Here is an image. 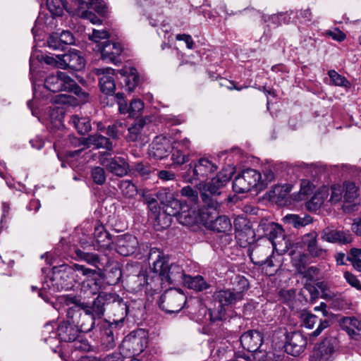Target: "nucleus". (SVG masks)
Listing matches in <instances>:
<instances>
[{
	"instance_id": "obj_1",
	"label": "nucleus",
	"mask_w": 361,
	"mask_h": 361,
	"mask_svg": "<svg viewBox=\"0 0 361 361\" xmlns=\"http://www.w3.org/2000/svg\"><path fill=\"white\" fill-rule=\"evenodd\" d=\"M233 173V169L231 167L224 168L211 181L200 182L196 185L200 193L203 207L219 208V204L216 197L221 195V189L229 182Z\"/></svg>"
},
{
	"instance_id": "obj_2",
	"label": "nucleus",
	"mask_w": 361,
	"mask_h": 361,
	"mask_svg": "<svg viewBox=\"0 0 361 361\" xmlns=\"http://www.w3.org/2000/svg\"><path fill=\"white\" fill-rule=\"evenodd\" d=\"M67 301L74 305L67 310L68 318L75 324L80 333L90 331L94 328L97 319L90 312L81 309L79 305L80 301L76 297L70 298Z\"/></svg>"
},
{
	"instance_id": "obj_3",
	"label": "nucleus",
	"mask_w": 361,
	"mask_h": 361,
	"mask_svg": "<svg viewBox=\"0 0 361 361\" xmlns=\"http://www.w3.org/2000/svg\"><path fill=\"white\" fill-rule=\"evenodd\" d=\"M75 268L85 277L80 283V293L87 296L101 293L104 276L102 269H92L82 264H76Z\"/></svg>"
},
{
	"instance_id": "obj_4",
	"label": "nucleus",
	"mask_w": 361,
	"mask_h": 361,
	"mask_svg": "<svg viewBox=\"0 0 361 361\" xmlns=\"http://www.w3.org/2000/svg\"><path fill=\"white\" fill-rule=\"evenodd\" d=\"M214 307L209 309L211 322H215L226 319L225 307L241 300L238 295L230 289L220 290L213 294Z\"/></svg>"
},
{
	"instance_id": "obj_5",
	"label": "nucleus",
	"mask_w": 361,
	"mask_h": 361,
	"mask_svg": "<svg viewBox=\"0 0 361 361\" xmlns=\"http://www.w3.org/2000/svg\"><path fill=\"white\" fill-rule=\"evenodd\" d=\"M152 270L159 279L170 284L182 283L186 275L179 264L175 263L169 264L166 260L154 261Z\"/></svg>"
},
{
	"instance_id": "obj_6",
	"label": "nucleus",
	"mask_w": 361,
	"mask_h": 361,
	"mask_svg": "<svg viewBox=\"0 0 361 361\" xmlns=\"http://www.w3.org/2000/svg\"><path fill=\"white\" fill-rule=\"evenodd\" d=\"M218 166L212 160L202 157L189 165L186 172L182 174L185 181L192 183L194 180L205 182L217 170Z\"/></svg>"
},
{
	"instance_id": "obj_7",
	"label": "nucleus",
	"mask_w": 361,
	"mask_h": 361,
	"mask_svg": "<svg viewBox=\"0 0 361 361\" xmlns=\"http://www.w3.org/2000/svg\"><path fill=\"white\" fill-rule=\"evenodd\" d=\"M218 208L204 207L200 210V217L205 227L216 233L228 234L232 230L230 219L225 215H219Z\"/></svg>"
},
{
	"instance_id": "obj_8",
	"label": "nucleus",
	"mask_w": 361,
	"mask_h": 361,
	"mask_svg": "<svg viewBox=\"0 0 361 361\" xmlns=\"http://www.w3.org/2000/svg\"><path fill=\"white\" fill-rule=\"evenodd\" d=\"M187 298L183 291L169 289L164 292L159 299V307L166 313L179 312L186 304Z\"/></svg>"
},
{
	"instance_id": "obj_9",
	"label": "nucleus",
	"mask_w": 361,
	"mask_h": 361,
	"mask_svg": "<svg viewBox=\"0 0 361 361\" xmlns=\"http://www.w3.org/2000/svg\"><path fill=\"white\" fill-rule=\"evenodd\" d=\"M261 172L253 169H247L239 173L233 181V190L236 193H245L255 188L259 190V180Z\"/></svg>"
},
{
	"instance_id": "obj_10",
	"label": "nucleus",
	"mask_w": 361,
	"mask_h": 361,
	"mask_svg": "<svg viewBox=\"0 0 361 361\" xmlns=\"http://www.w3.org/2000/svg\"><path fill=\"white\" fill-rule=\"evenodd\" d=\"M271 252V250L269 246L261 247L257 245L250 253V258L254 263L263 266V271L269 276L275 274L278 270V266L274 264V257Z\"/></svg>"
},
{
	"instance_id": "obj_11",
	"label": "nucleus",
	"mask_w": 361,
	"mask_h": 361,
	"mask_svg": "<svg viewBox=\"0 0 361 361\" xmlns=\"http://www.w3.org/2000/svg\"><path fill=\"white\" fill-rule=\"evenodd\" d=\"M75 3L82 18L87 19L93 24L101 23V20L90 10L92 9L101 15L104 14L106 7L102 0H75Z\"/></svg>"
},
{
	"instance_id": "obj_12",
	"label": "nucleus",
	"mask_w": 361,
	"mask_h": 361,
	"mask_svg": "<svg viewBox=\"0 0 361 361\" xmlns=\"http://www.w3.org/2000/svg\"><path fill=\"white\" fill-rule=\"evenodd\" d=\"M73 85L74 80L62 71L50 74L44 80V87L52 92H68Z\"/></svg>"
},
{
	"instance_id": "obj_13",
	"label": "nucleus",
	"mask_w": 361,
	"mask_h": 361,
	"mask_svg": "<svg viewBox=\"0 0 361 361\" xmlns=\"http://www.w3.org/2000/svg\"><path fill=\"white\" fill-rule=\"evenodd\" d=\"M111 293H99L93 300L92 305L86 302H79L81 309L93 314L96 319H101L106 311L109 310V305L112 301Z\"/></svg>"
},
{
	"instance_id": "obj_14",
	"label": "nucleus",
	"mask_w": 361,
	"mask_h": 361,
	"mask_svg": "<svg viewBox=\"0 0 361 361\" xmlns=\"http://www.w3.org/2000/svg\"><path fill=\"white\" fill-rule=\"evenodd\" d=\"M58 68L80 71L85 67V60L80 51L73 49L58 57Z\"/></svg>"
},
{
	"instance_id": "obj_15",
	"label": "nucleus",
	"mask_w": 361,
	"mask_h": 361,
	"mask_svg": "<svg viewBox=\"0 0 361 361\" xmlns=\"http://www.w3.org/2000/svg\"><path fill=\"white\" fill-rule=\"evenodd\" d=\"M112 301L109 305L108 312L114 317L113 322L115 327L122 324L128 314L129 307L122 298L114 293H111Z\"/></svg>"
},
{
	"instance_id": "obj_16",
	"label": "nucleus",
	"mask_w": 361,
	"mask_h": 361,
	"mask_svg": "<svg viewBox=\"0 0 361 361\" xmlns=\"http://www.w3.org/2000/svg\"><path fill=\"white\" fill-rule=\"evenodd\" d=\"M284 345L285 351L293 356H298L306 348L307 338L300 331H294L288 334Z\"/></svg>"
},
{
	"instance_id": "obj_17",
	"label": "nucleus",
	"mask_w": 361,
	"mask_h": 361,
	"mask_svg": "<svg viewBox=\"0 0 361 361\" xmlns=\"http://www.w3.org/2000/svg\"><path fill=\"white\" fill-rule=\"evenodd\" d=\"M97 47L103 60L114 64L121 62L120 56L123 48L121 43L107 40L99 44Z\"/></svg>"
},
{
	"instance_id": "obj_18",
	"label": "nucleus",
	"mask_w": 361,
	"mask_h": 361,
	"mask_svg": "<svg viewBox=\"0 0 361 361\" xmlns=\"http://www.w3.org/2000/svg\"><path fill=\"white\" fill-rule=\"evenodd\" d=\"M337 341L334 337L326 338L314 349L313 358L315 361H332Z\"/></svg>"
},
{
	"instance_id": "obj_19",
	"label": "nucleus",
	"mask_w": 361,
	"mask_h": 361,
	"mask_svg": "<svg viewBox=\"0 0 361 361\" xmlns=\"http://www.w3.org/2000/svg\"><path fill=\"white\" fill-rule=\"evenodd\" d=\"M80 334L79 329L67 316L66 319L61 321L57 326L56 335L60 341L73 342L80 337Z\"/></svg>"
},
{
	"instance_id": "obj_20",
	"label": "nucleus",
	"mask_w": 361,
	"mask_h": 361,
	"mask_svg": "<svg viewBox=\"0 0 361 361\" xmlns=\"http://www.w3.org/2000/svg\"><path fill=\"white\" fill-rule=\"evenodd\" d=\"M157 197L162 204L164 212L169 216H176L185 203L174 198L173 194L166 190L159 191Z\"/></svg>"
},
{
	"instance_id": "obj_21",
	"label": "nucleus",
	"mask_w": 361,
	"mask_h": 361,
	"mask_svg": "<svg viewBox=\"0 0 361 361\" xmlns=\"http://www.w3.org/2000/svg\"><path fill=\"white\" fill-rule=\"evenodd\" d=\"M170 140L164 136H157L149 149V156L155 159H162L171 152Z\"/></svg>"
},
{
	"instance_id": "obj_22",
	"label": "nucleus",
	"mask_w": 361,
	"mask_h": 361,
	"mask_svg": "<svg viewBox=\"0 0 361 361\" xmlns=\"http://www.w3.org/2000/svg\"><path fill=\"white\" fill-rule=\"evenodd\" d=\"M114 73L115 71L110 68L97 70V74L100 76L99 78L100 90L106 95H113L116 90Z\"/></svg>"
},
{
	"instance_id": "obj_23",
	"label": "nucleus",
	"mask_w": 361,
	"mask_h": 361,
	"mask_svg": "<svg viewBox=\"0 0 361 361\" xmlns=\"http://www.w3.org/2000/svg\"><path fill=\"white\" fill-rule=\"evenodd\" d=\"M321 238L329 243L341 245L349 244L353 241V236L349 231L334 230L329 227L322 231Z\"/></svg>"
},
{
	"instance_id": "obj_24",
	"label": "nucleus",
	"mask_w": 361,
	"mask_h": 361,
	"mask_svg": "<svg viewBox=\"0 0 361 361\" xmlns=\"http://www.w3.org/2000/svg\"><path fill=\"white\" fill-rule=\"evenodd\" d=\"M102 164L109 172L116 176H125L129 171V164L125 158L121 157L104 159Z\"/></svg>"
},
{
	"instance_id": "obj_25",
	"label": "nucleus",
	"mask_w": 361,
	"mask_h": 361,
	"mask_svg": "<svg viewBox=\"0 0 361 361\" xmlns=\"http://www.w3.org/2000/svg\"><path fill=\"white\" fill-rule=\"evenodd\" d=\"M240 341L245 350L255 353L258 350L262 344L263 337L259 331L250 330L240 336Z\"/></svg>"
},
{
	"instance_id": "obj_26",
	"label": "nucleus",
	"mask_w": 361,
	"mask_h": 361,
	"mask_svg": "<svg viewBox=\"0 0 361 361\" xmlns=\"http://www.w3.org/2000/svg\"><path fill=\"white\" fill-rule=\"evenodd\" d=\"M137 245L138 241L134 235L125 234L118 237L116 249L121 255L128 256L135 252Z\"/></svg>"
},
{
	"instance_id": "obj_27",
	"label": "nucleus",
	"mask_w": 361,
	"mask_h": 361,
	"mask_svg": "<svg viewBox=\"0 0 361 361\" xmlns=\"http://www.w3.org/2000/svg\"><path fill=\"white\" fill-rule=\"evenodd\" d=\"M260 229L263 230L264 235H268L271 240L273 247L280 244L282 240H285L283 229L281 226L273 222L263 223L259 225Z\"/></svg>"
},
{
	"instance_id": "obj_28",
	"label": "nucleus",
	"mask_w": 361,
	"mask_h": 361,
	"mask_svg": "<svg viewBox=\"0 0 361 361\" xmlns=\"http://www.w3.org/2000/svg\"><path fill=\"white\" fill-rule=\"evenodd\" d=\"M300 319L302 325L308 329H312L316 324H319L317 329L310 334L311 337H317L322 333V331L329 326L328 320L324 319L322 321L317 316L308 312H302L300 314Z\"/></svg>"
},
{
	"instance_id": "obj_29",
	"label": "nucleus",
	"mask_w": 361,
	"mask_h": 361,
	"mask_svg": "<svg viewBox=\"0 0 361 361\" xmlns=\"http://www.w3.org/2000/svg\"><path fill=\"white\" fill-rule=\"evenodd\" d=\"M317 233L312 231L302 237V243L306 247L308 253L313 257H319L326 252V250L318 245Z\"/></svg>"
},
{
	"instance_id": "obj_30",
	"label": "nucleus",
	"mask_w": 361,
	"mask_h": 361,
	"mask_svg": "<svg viewBox=\"0 0 361 361\" xmlns=\"http://www.w3.org/2000/svg\"><path fill=\"white\" fill-rule=\"evenodd\" d=\"M118 73L123 77L125 89L132 92L140 83V75L134 67H126L118 70Z\"/></svg>"
},
{
	"instance_id": "obj_31",
	"label": "nucleus",
	"mask_w": 361,
	"mask_h": 361,
	"mask_svg": "<svg viewBox=\"0 0 361 361\" xmlns=\"http://www.w3.org/2000/svg\"><path fill=\"white\" fill-rule=\"evenodd\" d=\"M94 238L98 249L109 250L111 249L113 240L109 232H107L104 226L98 224L94 226Z\"/></svg>"
},
{
	"instance_id": "obj_32",
	"label": "nucleus",
	"mask_w": 361,
	"mask_h": 361,
	"mask_svg": "<svg viewBox=\"0 0 361 361\" xmlns=\"http://www.w3.org/2000/svg\"><path fill=\"white\" fill-rule=\"evenodd\" d=\"M77 264L72 266L68 264H63L57 270L54 271V280L61 279L63 281L61 283L62 287H68L71 284V279L73 278L75 272L78 271L75 268ZM56 269V268H54Z\"/></svg>"
},
{
	"instance_id": "obj_33",
	"label": "nucleus",
	"mask_w": 361,
	"mask_h": 361,
	"mask_svg": "<svg viewBox=\"0 0 361 361\" xmlns=\"http://www.w3.org/2000/svg\"><path fill=\"white\" fill-rule=\"evenodd\" d=\"M198 207L188 206L185 202L181 207V210L176 215L178 222L185 226H191L196 222L197 209Z\"/></svg>"
},
{
	"instance_id": "obj_34",
	"label": "nucleus",
	"mask_w": 361,
	"mask_h": 361,
	"mask_svg": "<svg viewBox=\"0 0 361 361\" xmlns=\"http://www.w3.org/2000/svg\"><path fill=\"white\" fill-rule=\"evenodd\" d=\"M86 149L93 147L95 149H105L108 151L113 149V144L109 138L98 134H92L85 137Z\"/></svg>"
},
{
	"instance_id": "obj_35",
	"label": "nucleus",
	"mask_w": 361,
	"mask_h": 361,
	"mask_svg": "<svg viewBox=\"0 0 361 361\" xmlns=\"http://www.w3.org/2000/svg\"><path fill=\"white\" fill-rule=\"evenodd\" d=\"M115 326L114 322L104 325L101 331V345L103 349L109 350L116 346Z\"/></svg>"
},
{
	"instance_id": "obj_36",
	"label": "nucleus",
	"mask_w": 361,
	"mask_h": 361,
	"mask_svg": "<svg viewBox=\"0 0 361 361\" xmlns=\"http://www.w3.org/2000/svg\"><path fill=\"white\" fill-rule=\"evenodd\" d=\"M123 350L129 351L132 355H139L144 350V338L138 336H127L122 343Z\"/></svg>"
},
{
	"instance_id": "obj_37",
	"label": "nucleus",
	"mask_w": 361,
	"mask_h": 361,
	"mask_svg": "<svg viewBox=\"0 0 361 361\" xmlns=\"http://www.w3.org/2000/svg\"><path fill=\"white\" fill-rule=\"evenodd\" d=\"M282 220L285 224L291 226L295 228L305 227L313 222V218L306 214L302 215L289 214L286 215Z\"/></svg>"
},
{
	"instance_id": "obj_38",
	"label": "nucleus",
	"mask_w": 361,
	"mask_h": 361,
	"mask_svg": "<svg viewBox=\"0 0 361 361\" xmlns=\"http://www.w3.org/2000/svg\"><path fill=\"white\" fill-rule=\"evenodd\" d=\"M306 259L307 256L305 255H300L298 262L295 263V266L298 271L302 274L303 277L305 278L307 281H312L319 274V269L316 267H310L306 269L305 265Z\"/></svg>"
},
{
	"instance_id": "obj_39",
	"label": "nucleus",
	"mask_w": 361,
	"mask_h": 361,
	"mask_svg": "<svg viewBox=\"0 0 361 361\" xmlns=\"http://www.w3.org/2000/svg\"><path fill=\"white\" fill-rule=\"evenodd\" d=\"M182 284L196 291H202L209 287L204 278L200 275L191 276L186 274Z\"/></svg>"
},
{
	"instance_id": "obj_40",
	"label": "nucleus",
	"mask_w": 361,
	"mask_h": 361,
	"mask_svg": "<svg viewBox=\"0 0 361 361\" xmlns=\"http://www.w3.org/2000/svg\"><path fill=\"white\" fill-rule=\"evenodd\" d=\"M340 324L349 335H361V321L355 317H343Z\"/></svg>"
},
{
	"instance_id": "obj_41",
	"label": "nucleus",
	"mask_w": 361,
	"mask_h": 361,
	"mask_svg": "<svg viewBox=\"0 0 361 361\" xmlns=\"http://www.w3.org/2000/svg\"><path fill=\"white\" fill-rule=\"evenodd\" d=\"M69 123L73 126L77 132L80 135H85L91 130L90 120L86 117H80L78 115H72Z\"/></svg>"
},
{
	"instance_id": "obj_42",
	"label": "nucleus",
	"mask_w": 361,
	"mask_h": 361,
	"mask_svg": "<svg viewBox=\"0 0 361 361\" xmlns=\"http://www.w3.org/2000/svg\"><path fill=\"white\" fill-rule=\"evenodd\" d=\"M75 254L79 259L94 267V269H100L99 265H102L101 258L97 254L85 252L80 249H76Z\"/></svg>"
},
{
	"instance_id": "obj_43",
	"label": "nucleus",
	"mask_w": 361,
	"mask_h": 361,
	"mask_svg": "<svg viewBox=\"0 0 361 361\" xmlns=\"http://www.w3.org/2000/svg\"><path fill=\"white\" fill-rule=\"evenodd\" d=\"M232 290L243 299V292L248 289L249 283L247 279L241 275H235L231 279Z\"/></svg>"
},
{
	"instance_id": "obj_44",
	"label": "nucleus",
	"mask_w": 361,
	"mask_h": 361,
	"mask_svg": "<svg viewBox=\"0 0 361 361\" xmlns=\"http://www.w3.org/2000/svg\"><path fill=\"white\" fill-rule=\"evenodd\" d=\"M343 188L344 201L349 203L353 202L358 197V188L352 182H345Z\"/></svg>"
},
{
	"instance_id": "obj_45",
	"label": "nucleus",
	"mask_w": 361,
	"mask_h": 361,
	"mask_svg": "<svg viewBox=\"0 0 361 361\" xmlns=\"http://www.w3.org/2000/svg\"><path fill=\"white\" fill-rule=\"evenodd\" d=\"M145 125V121L142 119L136 121L128 129V134L126 135L128 142H135L138 139L141 130Z\"/></svg>"
},
{
	"instance_id": "obj_46",
	"label": "nucleus",
	"mask_w": 361,
	"mask_h": 361,
	"mask_svg": "<svg viewBox=\"0 0 361 361\" xmlns=\"http://www.w3.org/2000/svg\"><path fill=\"white\" fill-rule=\"evenodd\" d=\"M326 197V192H315L312 198L306 202L307 209L310 212L317 211L323 204Z\"/></svg>"
},
{
	"instance_id": "obj_47",
	"label": "nucleus",
	"mask_w": 361,
	"mask_h": 361,
	"mask_svg": "<svg viewBox=\"0 0 361 361\" xmlns=\"http://www.w3.org/2000/svg\"><path fill=\"white\" fill-rule=\"evenodd\" d=\"M90 178L94 184L103 185L106 180L105 169L101 166L92 167L90 171Z\"/></svg>"
},
{
	"instance_id": "obj_48",
	"label": "nucleus",
	"mask_w": 361,
	"mask_h": 361,
	"mask_svg": "<svg viewBox=\"0 0 361 361\" xmlns=\"http://www.w3.org/2000/svg\"><path fill=\"white\" fill-rule=\"evenodd\" d=\"M180 195L187 199L190 206L198 207L199 197L197 190L190 186H185L180 190Z\"/></svg>"
},
{
	"instance_id": "obj_49",
	"label": "nucleus",
	"mask_w": 361,
	"mask_h": 361,
	"mask_svg": "<svg viewBox=\"0 0 361 361\" xmlns=\"http://www.w3.org/2000/svg\"><path fill=\"white\" fill-rule=\"evenodd\" d=\"M47 6L53 16H61L66 4L63 0H47Z\"/></svg>"
},
{
	"instance_id": "obj_50",
	"label": "nucleus",
	"mask_w": 361,
	"mask_h": 361,
	"mask_svg": "<svg viewBox=\"0 0 361 361\" xmlns=\"http://www.w3.org/2000/svg\"><path fill=\"white\" fill-rule=\"evenodd\" d=\"M171 159L173 164L182 165L189 161L190 154L189 152H186L180 148H173L171 149Z\"/></svg>"
},
{
	"instance_id": "obj_51",
	"label": "nucleus",
	"mask_w": 361,
	"mask_h": 361,
	"mask_svg": "<svg viewBox=\"0 0 361 361\" xmlns=\"http://www.w3.org/2000/svg\"><path fill=\"white\" fill-rule=\"evenodd\" d=\"M118 188L123 195L128 198L135 197L137 192L136 186L128 180H121L118 184Z\"/></svg>"
},
{
	"instance_id": "obj_52",
	"label": "nucleus",
	"mask_w": 361,
	"mask_h": 361,
	"mask_svg": "<svg viewBox=\"0 0 361 361\" xmlns=\"http://www.w3.org/2000/svg\"><path fill=\"white\" fill-rule=\"evenodd\" d=\"M275 178L272 169L269 167L264 168L261 173V178L259 180V190H264Z\"/></svg>"
},
{
	"instance_id": "obj_53",
	"label": "nucleus",
	"mask_w": 361,
	"mask_h": 361,
	"mask_svg": "<svg viewBox=\"0 0 361 361\" xmlns=\"http://www.w3.org/2000/svg\"><path fill=\"white\" fill-rule=\"evenodd\" d=\"M68 141L72 147H82L78 150L73 151L71 153V156L73 157L80 154L82 150L86 149L85 137H78L74 135H70Z\"/></svg>"
},
{
	"instance_id": "obj_54",
	"label": "nucleus",
	"mask_w": 361,
	"mask_h": 361,
	"mask_svg": "<svg viewBox=\"0 0 361 361\" xmlns=\"http://www.w3.org/2000/svg\"><path fill=\"white\" fill-rule=\"evenodd\" d=\"M124 124L120 121H116L112 125H110L106 128V134L108 136L114 140L119 138V134L122 130H124Z\"/></svg>"
},
{
	"instance_id": "obj_55",
	"label": "nucleus",
	"mask_w": 361,
	"mask_h": 361,
	"mask_svg": "<svg viewBox=\"0 0 361 361\" xmlns=\"http://www.w3.org/2000/svg\"><path fill=\"white\" fill-rule=\"evenodd\" d=\"M68 92H73L80 99V101L82 103H86L90 102V94L82 90L74 80V85L71 87Z\"/></svg>"
},
{
	"instance_id": "obj_56",
	"label": "nucleus",
	"mask_w": 361,
	"mask_h": 361,
	"mask_svg": "<svg viewBox=\"0 0 361 361\" xmlns=\"http://www.w3.org/2000/svg\"><path fill=\"white\" fill-rule=\"evenodd\" d=\"M316 286L322 292L321 297L325 300H331L336 297V294L330 290L326 282L319 281L316 283Z\"/></svg>"
},
{
	"instance_id": "obj_57",
	"label": "nucleus",
	"mask_w": 361,
	"mask_h": 361,
	"mask_svg": "<svg viewBox=\"0 0 361 361\" xmlns=\"http://www.w3.org/2000/svg\"><path fill=\"white\" fill-rule=\"evenodd\" d=\"M330 201L337 203L343 199V188L340 185H333L331 188Z\"/></svg>"
},
{
	"instance_id": "obj_58",
	"label": "nucleus",
	"mask_w": 361,
	"mask_h": 361,
	"mask_svg": "<svg viewBox=\"0 0 361 361\" xmlns=\"http://www.w3.org/2000/svg\"><path fill=\"white\" fill-rule=\"evenodd\" d=\"M48 46L53 49H63L64 47L61 42V38L58 33H52L47 39Z\"/></svg>"
},
{
	"instance_id": "obj_59",
	"label": "nucleus",
	"mask_w": 361,
	"mask_h": 361,
	"mask_svg": "<svg viewBox=\"0 0 361 361\" xmlns=\"http://www.w3.org/2000/svg\"><path fill=\"white\" fill-rule=\"evenodd\" d=\"M328 74H329V76L330 77L331 80H332V82L336 85L346 87L348 85V84L349 83L345 77L338 74L335 71H329Z\"/></svg>"
},
{
	"instance_id": "obj_60",
	"label": "nucleus",
	"mask_w": 361,
	"mask_h": 361,
	"mask_svg": "<svg viewBox=\"0 0 361 361\" xmlns=\"http://www.w3.org/2000/svg\"><path fill=\"white\" fill-rule=\"evenodd\" d=\"M73 342L74 343V348L76 350L87 352L91 349V345H90L88 341L85 338H81L80 336L78 338L73 341Z\"/></svg>"
},
{
	"instance_id": "obj_61",
	"label": "nucleus",
	"mask_w": 361,
	"mask_h": 361,
	"mask_svg": "<svg viewBox=\"0 0 361 361\" xmlns=\"http://www.w3.org/2000/svg\"><path fill=\"white\" fill-rule=\"evenodd\" d=\"M109 37V33L106 30H93L92 34L90 35L89 38L90 39L94 41L97 44H101L100 42L101 39H106Z\"/></svg>"
},
{
	"instance_id": "obj_62",
	"label": "nucleus",
	"mask_w": 361,
	"mask_h": 361,
	"mask_svg": "<svg viewBox=\"0 0 361 361\" xmlns=\"http://www.w3.org/2000/svg\"><path fill=\"white\" fill-rule=\"evenodd\" d=\"M144 108V103L138 99H133L129 106L130 114L137 116Z\"/></svg>"
},
{
	"instance_id": "obj_63",
	"label": "nucleus",
	"mask_w": 361,
	"mask_h": 361,
	"mask_svg": "<svg viewBox=\"0 0 361 361\" xmlns=\"http://www.w3.org/2000/svg\"><path fill=\"white\" fill-rule=\"evenodd\" d=\"M134 170L142 176H149L152 171L149 165L142 162L135 164L134 166Z\"/></svg>"
},
{
	"instance_id": "obj_64",
	"label": "nucleus",
	"mask_w": 361,
	"mask_h": 361,
	"mask_svg": "<svg viewBox=\"0 0 361 361\" xmlns=\"http://www.w3.org/2000/svg\"><path fill=\"white\" fill-rule=\"evenodd\" d=\"M331 300H333L332 305L334 308L339 310H345L349 309L350 303L345 299L336 296Z\"/></svg>"
}]
</instances>
